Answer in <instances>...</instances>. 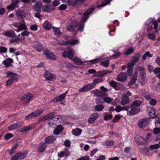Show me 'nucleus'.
<instances>
[{
	"label": "nucleus",
	"instance_id": "obj_11",
	"mask_svg": "<svg viewBox=\"0 0 160 160\" xmlns=\"http://www.w3.org/2000/svg\"><path fill=\"white\" fill-rule=\"evenodd\" d=\"M32 45L37 51L40 52L43 50L42 45L39 42L37 41L33 42Z\"/></svg>",
	"mask_w": 160,
	"mask_h": 160
},
{
	"label": "nucleus",
	"instance_id": "obj_28",
	"mask_svg": "<svg viewBox=\"0 0 160 160\" xmlns=\"http://www.w3.org/2000/svg\"><path fill=\"white\" fill-rule=\"evenodd\" d=\"M43 27L44 29L46 30H49L52 28L51 23H49L48 21H46L43 24Z\"/></svg>",
	"mask_w": 160,
	"mask_h": 160
},
{
	"label": "nucleus",
	"instance_id": "obj_21",
	"mask_svg": "<svg viewBox=\"0 0 160 160\" xmlns=\"http://www.w3.org/2000/svg\"><path fill=\"white\" fill-rule=\"evenodd\" d=\"M56 139V137L54 136H52L46 137L45 141L46 143L50 144L53 143L54 141H55Z\"/></svg>",
	"mask_w": 160,
	"mask_h": 160
},
{
	"label": "nucleus",
	"instance_id": "obj_55",
	"mask_svg": "<svg viewBox=\"0 0 160 160\" xmlns=\"http://www.w3.org/2000/svg\"><path fill=\"white\" fill-rule=\"evenodd\" d=\"M152 24L154 26V30L156 31V32L157 31V29L158 27V23L157 21L154 20L152 22Z\"/></svg>",
	"mask_w": 160,
	"mask_h": 160
},
{
	"label": "nucleus",
	"instance_id": "obj_1",
	"mask_svg": "<svg viewBox=\"0 0 160 160\" xmlns=\"http://www.w3.org/2000/svg\"><path fill=\"white\" fill-rule=\"evenodd\" d=\"M93 10V8H91L88 9L84 13L83 17L82 18L81 22L79 25L77 31L82 32L83 31L84 28V23L89 18L88 15L92 12Z\"/></svg>",
	"mask_w": 160,
	"mask_h": 160
},
{
	"label": "nucleus",
	"instance_id": "obj_32",
	"mask_svg": "<svg viewBox=\"0 0 160 160\" xmlns=\"http://www.w3.org/2000/svg\"><path fill=\"white\" fill-rule=\"evenodd\" d=\"M82 130L81 129L77 128L75 129H73L72 131V133L75 136H79L81 133Z\"/></svg>",
	"mask_w": 160,
	"mask_h": 160
},
{
	"label": "nucleus",
	"instance_id": "obj_58",
	"mask_svg": "<svg viewBox=\"0 0 160 160\" xmlns=\"http://www.w3.org/2000/svg\"><path fill=\"white\" fill-rule=\"evenodd\" d=\"M160 147L159 144H156L154 145H151L150 146V148L151 149H157L158 148Z\"/></svg>",
	"mask_w": 160,
	"mask_h": 160
},
{
	"label": "nucleus",
	"instance_id": "obj_24",
	"mask_svg": "<svg viewBox=\"0 0 160 160\" xmlns=\"http://www.w3.org/2000/svg\"><path fill=\"white\" fill-rule=\"evenodd\" d=\"M102 99L104 102L107 103L109 104L112 101V98L108 97L106 93H103L102 96Z\"/></svg>",
	"mask_w": 160,
	"mask_h": 160
},
{
	"label": "nucleus",
	"instance_id": "obj_53",
	"mask_svg": "<svg viewBox=\"0 0 160 160\" xmlns=\"http://www.w3.org/2000/svg\"><path fill=\"white\" fill-rule=\"evenodd\" d=\"M77 1V0H68V4L72 5H74L76 4L78 5Z\"/></svg>",
	"mask_w": 160,
	"mask_h": 160
},
{
	"label": "nucleus",
	"instance_id": "obj_13",
	"mask_svg": "<svg viewBox=\"0 0 160 160\" xmlns=\"http://www.w3.org/2000/svg\"><path fill=\"white\" fill-rule=\"evenodd\" d=\"M78 43L79 41L78 40L72 39L63 42L62 44V45H69L72 46L75 44H78Z\"/></svg>",
	"mask_w": 160,
	"mask_h": 160
},
{
	"label": "nucleus",
	"instance_id": "obj_64",
	"mask_svg": "<svg viewBox=\"0 0 160 160\" xmlns=\"http://www.w3.org/2000/svg\"><path fill=\"white\" fill-rule=\"evenodd\" d=\"M160 132V129L158 127L154 128L153 130V132L155 134H157Z\"/></svg>",
	"mask_w": 160,
	"mask_h": 160
},
{
	"label": "nucleus",
	"instance_id": "obj_27",
	"mask_svg": "<svg viewBox=\"0 0 160 160\" xmlns=\"http://www.w3.org/2000/svg\"><path fill=\"white\" fill-rule=\"evenodd\" d=\"M141 57V55L139 53L136 54L132 57V61L136 64L138 61Z\"/></svg>",
	"mask_w": 160,
	"mask_h": 160
},
{
	"label": "nucleus",
	"instance_id": "obj_46",
	"mask_svg": "<svg viewBox=\"0 0 160 160\" xmlns=\"http://www.w3.org/2000/svg\"><path fill=\"white\" fill-rule=\"evenodd\" d=\"M138 138L139 140H136V142L138 145H141L143 143V142L144 141V139L141 137H139Z\"/></svg>",
	"mask_w": 160,
	"mask_h": 160
},
{
	"label": "nucleus",
	"instance_id": "obj_36",
	"mask_svg": "<svg viewBox=\"0 0 160 160\" xmlns=\"http://www.w3.org/2000/svg\"><path fill=\"white\" fill-rule=\"evenodd\" d=\"M104 107L102 104L97 105L95 106V110L97 111H101L103 110Z\"/></svg>",
	"mask_w": 160,
	"mask_h": 160
},
{
	"label": "nucleus",
	"instance_id": "obj_9",
	"mask_svg": "<svg viewBox=\"0 0 160 160\" xmlns=\"http://www.w3.org/2000/svg\"><path fill=\"white\" fill-rule=\"evenodd\" d=\"M42 9L44 12H51L55 10V8L52 5L48 4L44 5L42 7Z\"/></svg>",
	"mask_w": 160,
	"mask_h": 160
},
{
	"label": "nucleus",
	"instance_id": "obj_45",
	"mask_svg": "<svg viewBox=\"0 0 160 160\" xmlns=\"http://www.w3.org/2000/svg\"><path fill=\"white\" fill-rule=\"evenodd\" d=\"M143 96L148 100L151 98L149 93L147 91H144L143 93Z\"/></svg>",
	"mask_w": 160,
	"mask_h": 160
},
{
	"label": "nucleus",
	"instance_id": "obj_18",
	"mask_svg": "<svg viewBox=\"0 0 160 160\" xmlns=\"http://www.w3.org/2000/svg\"><path fill=\"white\" fill-rule=\"evenodd\" d=\"M127 78V74L125 72H122L119 74L117 77V80L120 82L125 81Z\"/></svg>",
	"mask_w": 160,
	"mask_h": 160
},
{
	"label": "nucleus",
	"instance_id": "obj_34",
	"mask_svg": "<svg viewBox=\"0 0 160 160\" xmlns=\"http://www.w3.org/2000/svg\"><path fill=\"white\" fill-rule=\"evenodd\" d=\"M47 147L45 143H43L41 144L38 148V151L41 152H43L45 150Z\"/></svg>",
	"mask_w": 160,
	"mask_h": 160
},
{
	"label": "nucleus",
	"instance_id": "obj_52",
	"mask_svg": "<svg viewBox=\"0 0 160 160\" xmlns=\"http://www.w3.org/2000/svg\"><path fill=\"white\" fill-rule=\"evenodd\" d=\"M62 115H54L53 117V119L56 122V121H58L60 118H62Z\"/></svg>",
	"mask_w": 160,
	"mask_h": 160
},
{
	"label": "nucleus",
	"instance_id": "obj_63",
	"mask_svg": "<svg viewBox=\"0 0 160 160\" xmlns=\"http://www.w3.org/2000/svg\"><path fill=\"white\" fill-rule=\"evenodd\" d=\"M20 2L19 0H12V3L17 8L18 7V4Z\"/></svg>",
	"mask_w": 160,
	"mask_h": 160
},
{
	"label": "nucleus",
	"instance_id": "obj_8",
	"mask_svg": "<svg viewBox=\"0 0 160 160\" xmlns=\"http://www.w3.org/2000/svg\"><path fill=\"white\" fill-rule=\"evenodd\" d=\"M6 74L8 78H10V79H12L15 82L17 81L18 76L16 73L10 71H8L7 72Z\"/></svg>",
	"mask_w": 160,
	"mask_h": 160
},
{
	"label": "nucleus",
	"instance_id": "obj_33",
	"mask_svg": "<svg viewBox=\"0 0 160 160\" xmlns=\"http://www.w3.org/2000/svg\"><path fill=\"white\" fill-rule=\"evenodd\" d=\"M71 59L72 60L73 62L77 65H81L83 63V62L81 59L77 57L74 58L73 57V59Z\"/></svg>",
	"mask_w": 160,
	"mask_h": 160
},
{
	"label": "nucleus",
	"instance_id": "obj_56",
	"mask_svg": "<svg viewBox=\"0 0 160 160\" xmlns=\"http://www.w3.org/2000/svg\"><path fill=\"white\" fill-rule=\"evenodd\" d=\"M100 60V58H97L96 59H93V60H90L89 61V62L92 64H95L97 62H98Z\"/></svg>",
	"mask_w": 160,
	"mask_h": 160
},
{
	"label": "nucleus",
	"instance_id": "obj_15",
	"mask_svg": "<svg viewBox=\"0 0 160 160\" xmlns=\"http://www.w3.org/2000/svg\"><path fill=\"white\" fill-rule=\"evenodd\" d=\"M99 115L98 113H95L91 114L88 119V122L89 123H93L98 118Z\"/></svg>",
	"mask_w": 160,
	"mask_h": 160
},
{
	"label": "nucleus",
	"instance_id": "obj_7",
	"mask_svg": "<svg viewBox=\"0 0 160 160\" xmlns=\"http://www.w3.org/2000/svg\"><path fill=\"white\" fill-rule=\"evenodd\" d=\"M43 53L48 59L55 60L56 59V56L50 51L48 50H44Z\"/></svg>",
	"mask_w": 160,
	"mask_h": 160
},
{
	"label": "nucleus",
	"instance_id": "obj_59",
	"mask_svg": "<svg viewBox=\"0 0 160 160\" xmlns=\"http://www.w3.org/2000/svg\"><path fill=\"white\" fill-rule=\"evenodd\" d=\"M76 160H90L89 156H85L81 157Z\"/></svg>",
	"mask_w": 160,
	"mask_h": 160
},
{
	"label": "nucleus",
	"instance_id": "obj_40",
	"mask_svg": "<svg viewBox=\"0 0 160 160\" xmlns=\"http://www.w3.org/2000/svg\"><path fill=\"white\" fill-rule=\"evenodd\" d=\"M110 86L113 87L116 90H118V88L117 87V84L119 83L114 81H111L109 83Z\"/></svg>",
	"mask_w": 160,
	"mask_h": 160
},
{
	"label": "nucleus",
	"instance_id": "obj_43",
	"mask_svg": "<svg viewBox=\"0 0 160 160\" xmlns=\"http://www.w3.org/2000/svg\"><path fill=\"white\" fill-rule=\"evenodd\" d=\"M55 114V112H50L45 116L47 120L48 119H53V115Z\"/></svg>",
	"mask_w": 160,
	"mask_h": 160
},
{
	"label": "nucleus",
	"instance_id": "obj_26",
	"mask_svg": "<svg viewBox=\"0 0 160 160\" xmlns=\"http://www.w3.org/2000/svg\"><path fill=\"white\" fill-rule=\"evenodd\" d=\"M65 98V97L62 94L58 97H57L54 98L52 100V101L55 102H60L62 101Z\"/></svg>",
	"mask_w": 160,
	"mask_h": 160
},
{
	"label": "nucleus",
	"instance_id": "obj_47",
	"mask_svg": "<svg viewBox=\"0 0 160 160\" xmlns=\"http://www.w3.org/2000/svg\"><path fill=\"white\" fill-rule=\"evenodd\" d=\"M114 143L113 141H110L104 142H103V144L105 146H108L113 145Z\"/></svg>",
	"mask_w": 160,
	"mask_h": 160
},
{
	"label": "nucleus",
	"instance_id": "obj_54",
	"mask_svg": "<svg viewBox=\"0 0 160 160\" xmlns=\"http://www.w3.org/2000/svg\"><path fill=\"white\" fill-rule=\"evenodd\" d=\"M155 125L156 127L160 129V118H157L155 120Z\"/></svg>",
	"mask_w": 160,
	"mask_h": 160
},
{
	"label": "nucleus",
	"instance_id": "obj_16",
	"mask_svg": "<svg viewBox=\"0 0 160 160\" xmlns=\"http://www.w3.org/2000/svg\"><path fill=\"white\" fill-rule=\"evenodd\" d=\"M42 4L40 1H38L36 2L33 6V8L38 12H41V9Z\"/></svg>",
	"mask_w": 160,
	"mask_h": 160
},
{
	"label": "nucleus",
	"instance_id": "obj_44",
	"mask_svg": "<svg viewBox=\"0 0 160 160\" xmlns=\"http://www.w3.org/2000/svg\"><path fill=\"white\" fill-rule=\"evenodd\" d=\"M147 57L148 58L152 57V55L150 53V52L149 51H147L142 56V59L143 60H145L146 59Z\"/></svg>",
	"mask_w": 160,
	"mask_h": 160
},
{
	"label": "nucleus",
	"instance_id": "obj_6",
	"mask_svg": "<svg viewBox=\"0 0 160 160\" xmlns=\"http://www.w3.org/2000/svg\"><path fill=\"white\" fill-rule=\"evenodd\" d=\"M130 108L131 109L127 112L128 115L129 116L136 114L140 111V109L139 108L135 107L131 105L130 106Z\"/></svg>",
	"mask_w": 160,
	"mask_h": 160
},
{
	"label": "nucleus",
	"instance_id": "obj_37",
	"mask_svg": "<svg viewBox=\"0 0 160 160\" xmlns=\"http://www.w3.org/2000/svg\"><path fill=\"white\" fill-rule=\"evenodd\" d=\"M142 103V102L140 100H136L132 102L131 105L135 106V107L138 108Z\"/></svg>",
	"mask_w": 160,
	"mask_h": 160
},
{
	"label": "nucleus",
	"instance_id": "obj_10",
	"mask_svg": "<svg viewBox=\"0 0 160 160\" xmlns=\"http://www.w3.org/2000/svg\"><path fill=\"white\" fill-rule=\"evenodd\" d=\"M149 124L148 118L142 119L138 121V125L140 128H143Z\"/></svg>",
	"mask_w": 160,
	"mask_h": 160
},
{
	"label": "nucleus",
	"instance_id": "obj_50",
	"mask_svg": "<svg viewBox=\"0 0 160 160\" xmlns=\"http://www.w3.org/2000/svg\"><path fill=\"white\" fill-rule=\"evenodd\" d=\"M134 50L132 48H130L128 49L124 53V54L126 55H128L133 52Z\"/></svg>",
	"mask_w": 160,
	"mask_h": 160
},
{
	"label": "nucleus",
	"instance_id": "obj_4",
	"mask_svg": "<svg viewBox=\"0 0 160 160\" xmlns=\"http://www.w3.org/2000/svg\"><path fill=\"white\" fill-rule=\"evenodd\" d=\"M28 153V152L26 151H24L21 153H17L12 157L11 160H17L18 159H22L26 156Z\"/></svg>",
	"mask_w": 160,
	"mask_h": 160
},
{
	"label": "nucleus",
	"instance_id": "obj_42",
	"mask_svg": "<svg viewBox=\"0 0 160 160\" xmlns=\"http://www.w3.org/2000/svg\"><path fill=\"white\" fill-rule=\"evenodd\" d=\"M78 24L77 22H76L73 25H70L68 27V30L70 31H73L75 30L78 26Z\"/></svg>",
	"mask_w": 160,
	"mask_h": 160
},
{
	"label": "nucleus",
	"instance_id": "obj_62",
	"mask_svg": "<svg viewBox=\"0 0 160 160\" xmlns=\"http://www.w3.org/2000/svg\"><path fill=\"white\" fill-rule=\"evenodd\" d=\"M13 135L10 133L6 134L4 136V138L6 140L9 139L10 138L12 137Z\"/></svg>",
	"mask_w": 160,
	"mask_h": 160
},
{
	"label": "nucleus",
	"instance_id": "obj_51",
	"mask_svg": "<svg viewBox=\"0 0 160 160\" xmlns=\"http://www.w3.org/2000/svg\"><path fill=\"white\" fill-rule=\"evenodd\" d=\"M109 62L108 60H105L102 61L101 62V64L102 66H105V67H108L109 64Z\"/></svg>",
	"mask_w": 160,
	"mask_h": 160
},
{
	"label": "nucleus",
	"instance_id": "obj_35",
	"mask_svg": "<svg viewBox=\"0 0 160 160\" xmlns=\"http://www.w3.org/2000/svg\"><path fill=\"white\" fill-rule=\"evenodd\" d=\"M112 0H105L103 2L102 1H99V2L101 3V4H98L97 6L98 7L105 6L109 4Z\"/></svg>",
	"mask_w": 160,
	"mask_h": 160
},
{
	"label": "nucleus",
	"instance_id": "obj_19",
	"mask_svg": "<svg viewBox=\"0 0 160 160\" xmlns=\"http://www.w3.org/2000/svg\"><path fill=\"white\" fill-rule=\"evenodd\" d=\"M27 29V26L25 25L24 20L23 19L22 22L19 23L18 28L15 29V31L17 32H19L20 31Z\"/></svg>",
	"mask_w": 160,
	"mask_h": 160
},
{
	"label": "nucleus",
	"instance_id": "obj_49",
	"mask_svg": "<svg viewBox=\"0 0 160 160\" xmlns=\"http://www.w3.org/2000/svg\"><path fill=\"white\" fill-rule=\"evenodd\" d=\"M147 37L149 39H151L152 40L155 41L156 40V36L152 33H149L147 35Z\"/></svg>",
	"mask_w": 160,
	"mask_h": 160
},
{
	"label": "nucleus",
	"instance_id": "obj_14",
	"mask_svg": "<svg viewBox=\"0 0 160 160\" xmlns=\"http://www.w3.org/2000/svg\"><path fill=\"white\" fill-rule=\"evenodd\" d=\"M112 72V71L108 70H101L98 72L96 76V77L102 78L107 74L111 73Z\"/></svg>",
	"mask_w": 160,
	"mask_h": 160
},
{
	"label": "nucleus",
	"instance_id": "obj_25",
	"mask_svg": "<svg viewBox=\"0 0 160 160\" xmlns=\"http://www.w3.org/2000/svg\"><path fill=\"white\" fill-rule=\"evenodd\" d=\"M64 129L63 127L61 125L58 126L53 130V133L56 135H58Z\"/></svg>",
	"mask_w": 160,
	"mask_h": 160
},
{
	"label": "nucleus",
	"instance_id": "obj_3",
	"mask_svg": "<svg viewBox=\"0 0 160 160\" xmlns=\"http://www.w3.org/2000/svg\"><path fill=\"white\" fill-rule=\"evenodd\" d=\"M74 55V52L73 50L69 47L66 48L62 54L64 57H68L69 59H72Z\"/></svg>",
	"mask_w": 160,
	"mask_h": 160
},
{
	"label": "nucleus",
	"instance_id": "obj_29",
	"mask_svg": "<svg viewBox=\"0 0 160 160\" xmlns=\"http://www.w3.org/2000/svg\"><path fill=\"white\" fill-rule=\"evenodd\" d=\"M13 62V59L9 58L4 60L3 63L6 67H8L10 65L11 63Z\"/></svg>",
	"mask_w": 160,
	"mask_h": 160
},
{
	"label": "nucleus",
	"instance_id": "obj_12",
	"mask_svg": "<svg viewBox=\"0 0 160 160\" xmlns=\"http://www.w3.org/2000/svg\"><path fill=\"white\" fill-rule=\"evenodd\" d=\"M2 34L6 37L10 38H15L16 37L15 32L12 30L4 31Z\"/></svg>",
	"mask_w": 160,
	"mask_h": 160
},
{
	"label": "nucleus",
	"instance_id": "obj_31",
	"mask_svg": "<svg viewBox=\"0 0 160 160\" xmlns=\"http://www.w3.org/2000/svg\"><path fill=\"white\" fill-rule=\"evenodd\" d=\"M16 14L18 17L23 18L25 17V12L22 10L19 9L16 11Z\"/></svg>",
	"mask_w": 160,
	"mask_h": 160
},
{
	"label": "nucleus",
	"instance_id": "obj_5",
	"mask_svg": "<svg viewBox=\"0 0 160 160\" xmlns=\"http://www.w3.org/2000/svg\"><path fill=\"white\" fill-rule=\"evenodd\" d=\"M33 95L30 93L24 95L21 98V102L23 104H26L33 97Z\"/></svg>",
	"mask_w": 160,
	"mask_h": 160
},
{
	"label": "nucleus",
	"instance_id": "obj_23",
	"mask_svg": "<svg viewBox=\"0 0 160 160\" xmlns=\"http://www.w3.org/2000/svg\"><path fill=\"white\" fill-rule=\"evenodd\" d=\"M148 110L149 111V113L150 117L152 118H154L156 117L157 115L155 114V110L154 108L148 107Z\"/></svg>",
	"mask_w": 160,
	"mask_h": 160
},
{
	"label": "nucleus",
	"instance_id": "obj_48",
	"mask_svg": "<svg viewBox=\"0 0 160 160\" xmlns=\"http://www.w3.org/2000/svg\"><path fill=\"white\" fill-rule=\"evenodd\" d=\"M18 128V126L16 123H14L8 127V129L9 130L15 129Z\"/></svg>",
	"mask_w": 160,
	"mask_h": 160
},
{
	"label": "nucleus",
	"instance_id": "obj_30",
	"mask_svg": "<svg viewBox=\"0 0 160 160\" xmlns=\"http://www.w3.org/2000/svg\"><path fill=\"white\" fill-rule=\"evenodd\" d=\"M43 112L42 109H38L32 112L33 116L34 117L39 116Z\"/></svg>",
	"mask_w": 160,
	"mask_h": 160
},
{
	"label": "nucleus",
	"instance_id": "obj_20",
	"mask_svg": "<svg viewBox=\"0 0 160 160\" xmlns=\"http://www.w3.org/2000/svg\"><path fill=\"white\" fill-rule=\"evenodd\" d=\"M129 102V99L126 94L123 95L122 97L121 104L122 105H124Z\"/></svg>",
	"mask_w": 160,
	"mask_h": 160
},
{
	"label": "nucleus",
	"instance_id": "obj_22",
	"mask_svg": "<svg viewBox=\"0 0 160 160\" xmlns=\"http://www.w3.org/2000/svg\"><path fill=\"white\" fill-rule=\"evenodd\" d=\"M65 151L61 152L58 154V156L60 158L63 157H67L70 155V153L67 148H65Z\"/></svg>",
	"mask_w": 160,
	"mask_h": 160
},
{
	"label": "nucleus",
	"instance_id": "obj_57",
	"mask_svg": "<svg viewBox=\"0 0 160 160\" xmlns=\"http://www.w3.org/2000/svg\"><path fill=\"white\" fill-rule=\"evenodd\" d=\"M7 48L3 46H0V53H6L7 51Z\"/></svg>",
	"mask_w": 160,
	"mask_h": 160
},
{
	"label": "nucleus",
	"instance_id": "obj_61",
	"mask_svg": "<svg viewBox=\"0 0 160 160\" xmlns=\"http://www.w3.org/2000/svg\"><path fill=\"white\" fill-rule=\"evenodd\" d=\"M30 29L32 31H36L38 29V27L36 25H32L30 26Z\"/></svg>",
	"mask_w": 160,
	"mask_h": 160
},
{
	"label": "nucleus",
	"instance_id": "obj_17",
	"mask_svg": "<svg viewBox=\"0 0 160 160\" xmlns=\"http://www.w3.org/2000/svg\"><path fill=\"white\" fill-rule=\"evenodd\" d=\"M46 79L48 80L52 81L55 79L56 76L55 75L51 73L48 71H46L44 74Z\"/></svg>",
	"mask_w": 160,
	"mask_h": 160
},
{
	"label": "nucleus",
	"instance_id": "obj_60",
	"mask_svg": "<svg viewBox=\"0 0 160 160\" xmlns=\"http://www.w3.org/2000/svg\"><path fill=\"white\" fill-rule=\"evenodd\" d=\"M15 82L13 81L12 79H9L6 81V86H8V85H11Z\"/></svg>",
	"mask_w": 160,
	"mask_h": 160
},
{
	"label": "nucleus",
	"instance_id": "obj_38",
	"mask_svg": "<svg viewBox=\"0 0 160 160\" xmlns=\"http://www.w3.org/2000/svg\"><path fill=\"white\" fill-rule=\"evenodd\" d=\"M48 123L50 127L53 128H55L56 125V122L53 119H49Z\"/></svg>",
	"mask_w": 160,
	"mask_h": 160
},
{
	"label": "nucleus",
	"instance_id": "obj_41",
	"mask_svg": "<svg viewBox=\"0 0 160 160\" xmlns=\"http://www.w3.org/2000/svg\"><path fill=\"white\" fill-rule=\"evenodd\" d=\"M32 128V127L30 126H25L22 128L20 130V132H22L27 131L30 130Z\"/></svg>",
	"mask_w": 160,
	"mask_h": 160
},
{
	"label": "nucleus",
	"instance_id": "obj_39",
	"mask_svg": "<svg viewBox=\"0 0 160 160\" xmlns=\"http://www.w3.org/2000/svg\"><path fill=\"white\" fill-rule=\"evenodd\" d=\"M53 31L54 32V34L57 37H59L61 33L60 30L58 28L53 27L52 28Z\"/></svg>",
	"mask_w": 160,
	"mask_h": 160
},
{
	"label": "nucleus",
	"instance_id": "obj_2",
	"mask_svg": "<svg viewBox=\"0 0 160 160\" xmlns=\"http://www.w3.org/2000/svg\"><path fill=\"white\" fill-rule=\"evenodd\" d=\"M103 80H104L103 79H93L92 83L88 84L80 88L79 90V92H83L92 89L95 87L96 84L102 82Z\"/></svg>",
	"mask_w": 160,
	"mask_h": 160
}]
</instances>
